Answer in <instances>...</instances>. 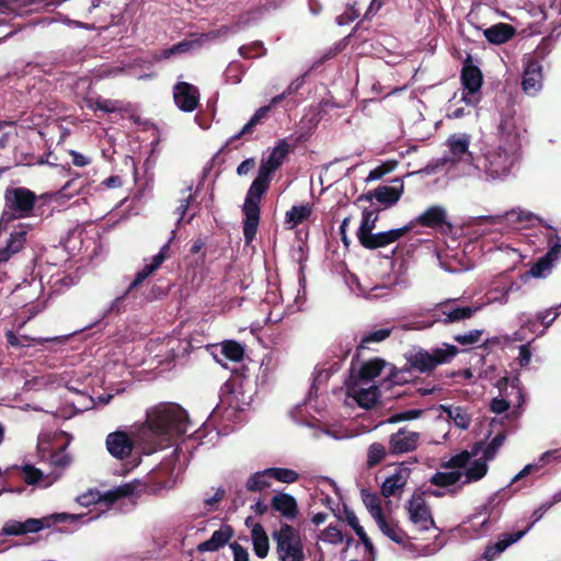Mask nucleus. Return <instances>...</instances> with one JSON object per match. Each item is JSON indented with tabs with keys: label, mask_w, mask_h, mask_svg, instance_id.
Here are the masks:
<instances>
[{
	"label": "nucleus",
	"mask_w": 561,
	"mask_h": 561,
	"mask_svg": "<svg viewBox=\"0 0 561 561\" xmlns=\"http://www.w3.org/2000/svg\"><path fill=\"white\" fill-rule=\"evenodd\" d=\"M150 431L160 439L159 448L163 449L172 444L176 437L187 431L188 417L180 405H160L148 414L147 420Z\"/></svg>",
	"instance_id": "nucleus-1"
},
{
	"label": "nucleus",
	"mask_w": 561,
	"mask_h": 561,
	"mask_svg": "<svg viewBox=\"0 0 561 561\" xmlns=\"http://www.w3.org/2000/svg\"><path fill=\"white\" fill-rule=\"evenodd\" d=\"M268 188L270 183L255 178L247 192L242 206L243 236L247 245L251 244L257 232L261 216L260 204Z\"/></svg>",
	"instance_id": "nucleus-2"
},
{
	"label": "nucleus",
	"mask_w": 561,
	"mask_h": 561,
	"mask_svg": "<svg viewBox=\"0 0 561 561\" xmlns=\"http://www.w3.org/2000/svg\"><path fill=\"white\" fill-rule=\"evenodd\" d=\"M276 541V552L280 561H305L304 543L299 531L284 523L273 534Z\"/></svg>",
	"instance_id": "nucleus-3"
},
{
	"label": "nucleus",
	"mask_w": 561,
	"mask_h": 561,
	"mask_svg": "<svg viewBox=\"0 0 561 561\" xmlns=\"http://www.w3.org/2000/svg\"><path fill=\"white\" fill-rule=\"evenodd\" d=\"M518 147L501 144L488 151L484 156V171L491 179H499L510 173L515 162V153Z\"/></svg>",
	"instance_id": "nucleus-4"
},
{
	"label": "nucleus",
	"mask_w": 561,
	"mask_h": 561,
	"mask_svg": "<svg viewBox=\"0 0 561 561\" xmlns=\"http://www.w3.org/2000/svg\"><path fill=\"white\" fill-rule=\"evenodd\" d=\"M461 84L463 87L462 101L468 105H476L479 102L483 76L479 67L472 65L469 56L462 65L460 73Z\"/></svg>",
	"instance_id": "nucleus-5"
},
{
	"label": "nucleus",
	"mask_w": 561,
	"mask_h": 561,
	"mask_svg": "<svg viewBox=\"0 0 561 561\" xmlns=\"http://www.w3.org/2000/svg\"><path fill=\"white\" fill-rule=\"evenodd\" d=\"M424 494L425 493L422 491H415L407 505L409 519L420 531L436 528L435 520L425 502Z\"/></svg>",
	"instance_id": "nucleus-6"
},
{
	"label": "nucleus",
	"mask_w": 561,
	"mask_h": 561,
	"mask_svg": "<svg viewBox=\"0 0 561 561\" xmlns=\"http://www.w3.org/2000/svg\"><path fill=\"white\" fill-rule=\"evenodd\" d=\"M550 248L548 252L535 262L528 275L535 278H545L552 270L554 264L561 259V237L554 232L549 238Z\"/></svg>",
	"instance_id": "nucleus-7"
},
{
	"label": "nucleus",
	"mask_w": 561,
	"mask_h": 561,
	"mask_svg": "<svg viewBox=\"0 0 561 561\" xmlns=\"http://www.w3.org/2000/svg\"><path fill=\"white\" fill-rule=\"evenodd\" d=\"M412 230V225H405L401 228L391 229L381 232H370L358 238L359 244L367 250H376L392 244L403 238Z\"/></svg>",
	"instance_id": "nucleus-8"
},
{
	"label": "nucleus",
	"mask_w": 561,
	"mask_h": 561,
	"mask_svg": "<svg viewBox=\"0 0 561 561\" xmlns=\"http://www.w3.org/2000/svg\"><path fill=\"white\" fill-rule=\"evenodd\" d=\"M420 438L421 435L419 432L401 427L389 436V454L392 456H401L414 451L420 445Z\"/></svg>",
	"instance_id": "nucleus-9"
},
{
	"label": "nucleus",
	"mask_w": 561,
	"mask_h": 561,
	"mask_svg": "<svg viewBox=\"0 0 561 561\" xmlns=\"http://www.w3.org/2000/svg\"><path fill=\"white\" fill-rule=\"evenodd\" d=\"M31 226L19 224L10 232L4 247L0 248V265L8 263L14 255L20 253L26 243Z\"/></svg>",
	"instance_id": "nucleus-10"
},
{
	"label": "nucleus",
	"mask_w": 561,
	"mask_h": 561,
	"mask_svg": "<svg viewBox=\"0 0 561 561\" xmlns=\"http://www.w3.org/2000/svg\"><path fill=\"white\" fill-rule=\"evenodd\" d=\"M176 106L183 112H193L199 104V90L188 82H178L173 88Z\"/></svg>",
	"instance_id": "nucleus-11"
},
{
	"label": "nucleus",
	"mask_w": 561,
	"mask_h": 561,
	"mask_svg": "<svg viewBox=\"0 0 561 561\" xmlns=\"http://www.w3.org/2000/svg\"><path fill=\"white\" fill-rule=\"evenodd\" d=\"M107 451L116 459L124 460L131 455L134 440L123 431L110 433L105 439Z\"/></svg>",
	"instance_id": "nucleus-12"
},
{
	"label": "nucleus",
	"mask_w": 561,
	"mask_h": 561,
	"mask_svg": "<svg viewBox=\"0 0 561 561\" xmlns=\"http://www.w3.org/2000/svg\"><path fill=\"white\" fill-rule=\"evenodd\" d=\"M165 260L168 259L163 254L157 253L153 255L150 264H146L142 270L135 275L134 280L128 285L127 289L115 299L114 305H118L131 295L133 291L136 290L150 275L162 266Z\"/></svg>",
	"instance_id": "nucleus-13"
},
{
	"label": "nucleus",
	"mask_w": 561,
	"mask_h": 561,
	"mask_svg": "<svg viewBox=\"0 0 561 561\" xmlns=\"http://www.w3.org/2000/svg\"><path fill=\"white\" fill-rule=\"evenodd\" d=\"M79 515L67 514V513H56L42 518H27L22 522V526L25 534H35L41 531L44 528H49L53 525L66 522H75L79 518Z\"/></svg>",
	"instance_id": "nucleus-14"
},
{
	"label": "nucleus",
	"mask_w": 561,
	"mask_h": 561,
	"mask_svg": "<svg viewBox=\"0 0 561 561\" xmlns=\"http://www.w3.org/2000/svg\"><path fill=\"white\" fill-rule=\"evenodd\" d=\"M499 133L503 144L515 145V147H518V130L516 127L515 110L513 105H507L501 112Z\"/></svg>",
	"instance_id": "nucleus-15"
},
{
	"label": "nucleus",
	"mask_w": 561,
	"mask_h": 561,
	"mask_svg": "<svg viewBox=\"0 0 561 561\" xmlns=\"http://www.w3.org/2000/svg\"><path fill=\"white\" fill-rule=\"evenodd\" d=\"M272 512L278 513L286 520H295L299 515L297 500L289 493L279 492L271 499Z\"/></svg>",
	"instance_id": "nucleus-16"
},
{
	"label": "nucleus",
	"mask_w": 561,
	"mask_h": 561,
	"mask_svg": "<svg viewBox=\"0 0 561 561\" xmlns=\"http://www.w3.org/2000/svg\"><path fill=\"white\" fill-rule=\"evenodd\" d=\"M410 469L402 462L391 476H389L381 485V494L385 497H400L410 477Z\"/></svg>",
	"instance_id": "nucleus-17"
},
{
	"label": "nucleus",
	"mask_w": 561,
	"mask_h": 561,
	"mask_svg": "<svg viewBox=\"0 0 561 561\" xmlns=\"http://www.w3.org/2000/svg\"><path fill=\"white\" fill-rule=\"evenodd\" d=\"M522 87L527 94H535L542 88V66L535 58L526 61Z\"/></svg>",
	"instance_id": "nucleus-18"
},
{
	"label": "nucleus",
	"mask_w": 561,
	"mask_h": 561,
	"mask_svg": "<svg viewBox=\"0 0 561 561\" xmlns=\"http://www.w3.org/2000/svg\"><path fill=\"white\" fill-rule=\"evenodd\" d=\"M408 225H412V229L415 226L437 229L449 224L447 222L446 210L442 206L435 205L427 208L423 214L411 220Z\"/></svg>",
	"instance_id": "nucleus-19"
},
{
	"label": "nucleus",
	"mask_w": 561,
	"mask_h": 561,
	"mask_svg": "<svg viewBox=\"0 0 561 561\" xmlns=\"http://www.w3.org/2000/svg\"><path fill=\"white\" fill-rule=\"evenodd\" d=\"M391 186H378L376 188L375 199L380 203L383 208H390L394 206L401 198L404 191V183L401 178H396L392 181Z\"/></svg>",
	"instance_id": "nucleus-20"
},
{
	"label": "nucleus",
	"mask_w": 561,
	"mask_h": 561,
	"mask_svg": "<svg viewBox=\"0 0 561 561\" xmlns=\"http://www.w3.org/2000/svg\"><path fill=\"white\" fill-rule=\"evenodd\" d=\"M470 136L467 134H454L447 139V146L453 156V161L473 163V156L469 151Z\"/></svg>",
	"instance_id": "nucleus-21"
},
{
	"label": "nucleus",
	"mask_w": 561,
	"mask_h": 561,
	"mask_svg": "<svg viewBox=\"0 0 561 561\" xmlns=\"http://www.w3.org/2000/svg\"><path fill=\"white\" fill-rule=\"evenodd\" d=\"M405 358L410 368L419 373L428 374L436 369L428 350L414 347Z\"/></svg>",
	"instance_id": "nucleus-22"
},
{
	"label": "nucleus",
	"mask_w": 561,
	"mask_h": 561,
	"mask_svg": "<svg viewBox=\"0 0 561 561\" xmlns=\"http://www.w3.org/2000/svg\"><path fill=\"white\" fill-rule=\"evenodd\" d=\"M233 528L230 525L225 524L218 530L214 531L208 540L201 542L196 550L201 553L217 551L229 542L233 537Z\"/></svg>",
	"instance_id": "nucleus-23"
},
{
	"label": "nucleus",
	"mask_w": 561,
	"mask_h": 561,
	"mask_svg": "<svg viewBox=\"0 0 561 561\" xmlns=\"http://www.w3.org/2000/svg\"><path fill=\"white\" fill-rule=\"evenodd\" d=\"M525 536V531L505 533L502 534L495 543H490L485 547L483 559L485 561H493L497 556L505 551L511 545L518 541Z\"/></svg>",
	"instance_id": "nucleus-24"
},
{
	"label": "nucleus",
	"mask_w": 561,
	"mask_h": 561,
	"mask_svg": "<svg viewBox=\"0 0 561 561\" xmlns=\"http://www.w3.org/2000/svg\"><path fill=\"white\" fill-rule=\"evenodd\" d=\"M271 112V105H264L261 106L256 112L252 115V117L249 119V122L242 127V129L231 136L225 144V146L218 151V153L222 152L229 145L233 144L236 140L241 139L242 137H245L248 135H251L254 130V127L257 124H261L262 121L267 116V114Z\"/></svg>",
	"instance_id": "nucleus-25"
},
{
	"label": "nucleus",
	"mask_w": 561,
	"mask_h": 561,
	"mask_svg": "<svg viewBox=\"0 0 561 561\" xmlns=\"http://www.w3.org/2000/svg\"><path fill=\"white\" fill-rule=\"evenodd\" d=\"M438 311L445 317L443 319H438V321H442L444 324H448L471 318L476 309L469 306L451 307L448 304H444L439 307Z\"/></svg>",
	"instance_id": "nucleus-26"
},
{
	"label": "nucleus",
	"mask_w": 561,
	"mask_h": 561,
	"mask_svg": "<svg viewBox=\"0 0 561 561\" xmlns=\"http://www.w3.org/2000/svg\"><path fill=\"white\" fill-rule=\"evenodd\" d=\"M516 33L514 26L507 23H497L484 31L485 38L492 44H504Z\"/></svg>",
	"instance_id": "nucleus-27"
},
{
	"label": "nucleus",
	"mask_w": 561,
	"mask_h": 561,
	"mask_svg": "<svg viewBox=\"0 0 561 561\" xmlns=\"http://www.w3.org/2000/svg\"><path fill=\"white\" fill-rule=\"evenodd\" d=\"M251 539L254 553L261 559L265 558L270 551V540L261 524L257 523L253 526L251 530Z\"/></svg>",
	"instance_id": "nucleus-28"
},
{
	"label": "nucleus",
	"mask_w": 561,
	"mask_h": 561,
	"mask_svg": "<svg viewBox=\"0 0 561 561\" xmlns=\"http://www.w3.org/2000/svg\"><path fill=\"white\" fill-rule=\"evenodd\" d=\"M381 533L396 543H403L408 538L405 531L399 527L398 523L389 522L386 516L376 520Z\"/></svg>",
	"instance_id": "nucleus-29"
},
{
	"label": "nucleus",
	"mask_w": 561,
	"mask_h": 561,
	"mask_svg": "<svg viewBox=\"0 0 561 561\" xmlns=\"http://www.w3.org/2000/svg\"><path fill=\"white\" fill-rule=\"evenodd\" d=\"M386 366V362L379 357L365 362L358 370V379L360 381H371L378 377Z\"/></svg>",
	"instance_id": "nucleus-30"
},
{
	"label": "nucleus",
	"mask_w": 561,
	"mask_h": 561,
	"mask_svg": "<svg viewBox=\"0 0 561 561\" xmlns=\"http://www.w3.org/2000/svg\"><path fill=\"white\" fill-rule=\"evenodd\" d=\"M430 352L436 368L439 365L450 363L458 355L459 350L455 345L443 343V347H434Z\"/></svg>",
	"instance_id": "nucleus-31"
},
{
	"label": "nucleus",
	"mask_w": 561,
	"mask_h": 561,
	"mask_svg": "<svg viewBox=\"0 0 561 561\" xmlns=\"http://www.w3.org/2000/svg\"><path fill=\"white\" fill-rule=\"evenodd\" d=\"M312 214V205H295L285 215V222L290 225V228H295L305 220H307Z\"/></svg>",
	"instance_id": "nucleus-32"
},
{
	"label": "nucleus",
	"mask_w": 561,
	"mask_h": 561,
	"mask_svg": "<svg viewBox=\"0 0 561 561\" xmlns=\"http://www.w3.org/2000/svg\"><path fill=\"white\" fill-rule=\"evenodd\" d=\"M360 494L365 507L375 519V522L385 516L381 501L378 494L373 493L367 489H362Z\"/></svg>",
	"instance_id": "nucleus-33"
},
{
	"label": "nucleus",
	"mask_w": 561,
	"mask_h": 561,
	"mask_svg": "<svg viewBox=\"0 0 561 561\" xmlns=\"http://www.w3.org/2000/svg\"><path fill=\"white\" fill-rule=\"evenodd\" d=\"M354 399L357 404L364 409L373 408L379 400V389L376 386H370L366 389L354 390Z\"/></svg>",
	"instance_id": "nucleus-34"
},
{
	"label": "nucleus",
	"mask_w": 561,
	"mask_h": 561,
	"mask_svg": "<svg viewBox=\"0 0 561 561\" xmlns=\"http://www.w3.org/2000/svg\"><path fill=\"white\" fill-rule=\"evenodd\" d=\"M220 404L226 408L237 410L239 408V399L236 394V380H227L220 388Z\"/></svg>",
	"instance_id": "nucleus-35"
},
{
	"label": "nucleus",
	"mask_w": 561,
	"mask_h": 561,
	"mask_svg": "<svg viewBox=\"0 0 561 561\" xmlns=\"http://www.w3.org/2000/svg\"><path fill=\"white\" fill-rule=\"evenodd\" d=\"M379 211H380V209H375V210H371L369 208L363 209L362 221H360V225L356 232L357 239L374 231V229L377 226L378 218H379V216H378Z\"/></svg>",
	"instance_id": "nucleus-36"
},
{
	"label": "nucleus",
	"mask_w": 561,
	"mask_h": 561,
	"mask_svg": "<svg viewBox=\"0 0 561 561\" xmlns=\"http://www.w3.org/2000/svg\"><path fill=\"white\" fill-rule=\"evenodd\" d=\"M271 477L266 469L257 471L249 477L245 488L249 492H262L271 486Z\"/></svg>",
	"instance_id": "nucleus-37"
},
{
	"label": "nucleus",
	"mask_w": 561,
	"mask_h": 561,
	"mask_svg": "<svg viewBox=\"0 0 561 561\" xmlns=\"http://www.w3.org/2000/svg\"><path fill=\"white\" fill-rule=\"evenodd\" d=\"M488 460L489 459H485L484 457L476 459L471 463V466L466 470V480L462 482V484L481 480L488 472Z\"/></svg>",
	"instance_id": "nucleus-38"
},
{
	"label": "nucleus",
	"mask_w": 561,
	"mask_h": 561,
	"mask_svg": "<svg viewBox=\"0 0 561 561\" xmlns=\"http://www.w3.org/2000/svg\"><path fill=\"white\" fill-rule=\"evenodd\" d=\"M391 329L382 328L373 332H368L363 335L360 343L356 348V357L360 356V353L364 348H367V344L369 343H378L388 339L391 334Z\"/></svg>",
	"instance_id": "nucleus-39"
},
{
	"label": "nucleus",
	"mask_w": 561,
	"mask_h": 561,
	"mask_svg": "<svg viewBox=\"0 0 561 561\" xmlns=\"http://www.w3.org/2000/svg\"><path fill=\"white\" fill-rule=\"evenodd\" d=\"M557 318L558 317L553 312V308H548L543 311L537 312L535 319H531V318L527 319L524 322V327L534 332L535 328L537 327V324L539 322L540 324L543 325L545 329H548Z\"/></svg>",
	"instance_id": "nucleus-40"
},
{
	"label": "nucleus",
	"mask_w": 561,
	"mask_h": 561,
	"mask_svg": "<svg viewBox=\"0 0 561 561\" xmlns=\"http://www.w3.org/2000/svg\"><path fill=\"white\" fill-rule=\"evenodd\" d=\"M289 151H290V146L287 142V140L280 139L277 142L276 147H274L273 150L271 151L266 161L268 162V164H272L276 169H279L282 167V164L284 163L286 157L288 156Z\"/></svg>",
	"instance_id": "nucleus-41"
},
{
	"label": "nucleus",
	"mask_w": 561,
	"mask_h": 561,
	"mask_svg": "<svg viewBox=\"0 0 561 561\" xmlns=\"http://www.w3.org/2000/svg\"><path fill=\"white\" fill-rule=\"evenodd\" d=\"M463 476L460 471H450V472H436L432 476L430 479V482L433 485L439 486V488H447L450 485L456 484L460 481L461 477Z\"/></svg>",
	"instance_id": "nucleus-42"
},
{
	"label": "nucleus",
	"mask_w": 561,
	"mask_h": 561,
	"mask_svg": "<svg viewBox=\"0 0 561 561\" xmlns=\"http://www.w3.org/2000/svg\"><path fill=\"white\" fill-rule=\"evenodd\" d=\"M266 472H268L271 479H274L282 483L290 484L299 480V473L288 468L272 467L267 468Z\"/></svg>",
	"instance_id": "nucleus-43"
},
{
	"label": "nucleus",
	"mask_w": 561,
	"mask_h": 561,
	"mask_svg": "<svg viewBox=\"0 0 561 561\" xmlns=\"http://www.w3.org/2000/svg\"><path fill=\"white\" fill-rule=\"evenodd\" d=\"M386 455L387 449L381 443H373L367 450V468H375L386 458Z\"/></svg>",
	"instance_id": "nucleus-44"
},
{
	"label": "nucleus",
	"mask_w": 561,
	"mask_h": 561,
	"mask_svg": "<svg viewBox=\"0 0 561 561\" xmlns=\"http://www.w3.org/2000/svg\"><path fill=\"white\" fill-rule=\"evenodd\" d=\"M87 106L92 111H102L104 113H114L118 110L116 101L102 99L101 96L88 99Z\"/></svg>",
	"instance_id": "nucleus-45"
},
{
	"label": "nucleus",
	"mask_w": 561,
	"mask_h": 561,
	"mask_svg": "<svg viewBox=\"0 0 561 561\" xmlns=\"http://www.w3.org/2000/svg\"><path fill=\"white\" fill-rule=\"evenodd\" d=\"M221 353L232 362H239L244 356L243 346L237 341H225L221 345Z\"/></svg>",
	"instance_id": "nucleus-46"
},
{
	"label": "nucleus",
	"mask_w": 561,
	"mask_h": 561,
	"mask_svg": "<svg viewBox=\"0 0 561 561\" xmlns=\"http://www.w3.org/2000/svg\"><path fill=\"white\" fill-rule=\"evenodd\" d=\"M266 48L261 41H254L250 44L240 46L239 54L245 59L262 57L266 54Z\"/></svg>",
	"instance_id": "nucleus-47"
},
{
	"label": "nucleus",
	"mask_w": 561,
	"mask_h": 561,
	"mask_svg": "<svg viewBox=\"0 0 561 561\" xmlns=\"http://www.w3.org/2000/svg\"><path fill=\"white\" fill-rule=\"evenodd\" d=\"M445 412L447 413V415L450 419L454 420L455 424L458 427L463 428V430L469 427L470 421H471L470 416L467 413H465L461 408H459V407H456V408L449 407V408L445 409Z\"/></svg>",
	"instance_id": "nucleus-48"
},
{
	"label": "nucleus",
	"mask_w": 561,
	"mask_h": 561,
	"mask_svg": "<svg viewBox=\"0 0 561 561\" xmlns=\"http://www.w3.org/2000/svg\"><path fill=\"white\" fill-rule=\"evenodd\" d=\"M21 471L23 473V480L28 485H35L39 483L43 478L44 473L38 468L34 467L33 465H24L21 467Z\"/></svg>",
	"instance_id": "nucleus-49"
},
{
	"label": "nucleus",
	"mask_w": 561,
	"mask_h": 561,
	"mask_svg": "<svg viewBox=\"0 0 561 561\" xmlns=\"http://www.w3.org/2000/svg\"><path fill=\"white\" fill-rule=\"evenodd\" d=\"M335 516L340 520L346 522L353 528L355 534H359L364 530L363 526H360V524H359V520H358L356 514L346 504L343 505V515L335 514Z\"/></svg>",
	"instance_id": "nucleus-50"
},
{
	"label": "nucleus",
	"mask_w": 561,
	"mask_h": 561,
	"mask_svg": "<svg viewBox=\"0 0 561 561\" xmlns=\"http://www.w3.org/2000/svg\"><path fill=\"white\" fill-rule=\"evenodd\" d=\"M423 413L424 410L422 409H412L403 412L393 413L388 417L387 423L394 424L399 422L415 420L421 417Z\"/></svg>",
	"instance_id": "nucleus-51"
},
{
	"label": "nucleus",
	"mask_w": 561,
	"mask_h": 561,
	"mask_svg": "<svg viewBox=\"0 0 561 561\" xmlns=\"http://www.w3.org/2000/svg\"><path fill=\"white\" fill-rule=\"evenodd\" d=\"M397 161H386L375 169L370 170L367 181H377L383 178L386 174L392 172L397 167Z\"/></svg>",
	"instance_id": "nucleus-52"
},
{
	"label": "nucleus",
	"mask_w": 561,
	"mask_h": 561,
	"mask_svg": "<svg viewBox=\"0 0 561 561\" xmlns=\"http://www.w3.org/2000/svg\"><path fill=\"white\" fill-rule=\"evenodd\" d=\"M505 433H499L496 434L492 440L488 444V446L485 447L484 451H483V456L485 459H493L494 456L496 455L497 453V449L503 445L504 440H505Z\"/></svg>",
	"instance_id": "nucleus-53"
},
{
	"label": "nucleus",
	"mask_w": 561,
	"mask_h": 561,
	"mask_svg": "<svg viewBox=\"0 0 561 561\" xmlns=\"http://www.w3.org/2000/svg\"><path fill=\"white\" fill-rule=\"evenodd\" d=\"M471 457H472L471 453L463 450V451L453 456L444 466L446 468H450V469L463 468L467 466V463L469 462Z\"/></svg>",
	"instance_id": "nucleus-54"
},
{
	"label": "nucleus",
	"mask_w": 561,
	"mask_h": 561,
	"mask_svg": "<svg viewBox=\"0 0 561 561\" xmlns=\"http://www.w3.org/2000/svg\"><path fill=\"white\" fill-rule=\"evenodd\" d=\"M322 540L333 545H339L343 541L342 531L333 525H329L321 535Z\"/></svg>",
	"instance_id": "nucleus-55"
},
{
	"label": "nucleus",
	"mask_w": 561,
	"mask_h": 561,
	"mask_svg": "<svg viewBox=\"0 0 561 561\" xmlns=\"http://www.w3.org/2000/svg\"><path fill=\"white\" fill-rule=\"evenodd\" d=\"M483 334V330H472L466 334H457L454 340L461 345H471L478 343Z\"/></svg>",
	"instance_id": "nucleus-56"
},
{
	"label": "nucleus",
	"mask_w": 561,
	"mask_h": 561,
	"mask_svg": "<svg viewBox=\"0 0 561 561\" xmlns=\"http://www.w3.org/2000/svg\"><path fill=\"white\" fill-rule=\"evenodd\" d=\"M102 493L98 490H89L88 492L79 495L77 502L82 506H90L92 504L101 503Z\"/></svg>",
	"instance_id": "nucleus-57"
},
{
	"label": "nucleus",
	"mask_w": 561,
	"mask_h": 561,
	"mask_svg": "<svg viewBox=\"0 0 561 561\" xmlns=\"http://www.w3.org/2000/svg\"><path fill=\"white\" fill-rule=\"evenodd\" d=\"M558 500H556L554 502H547V503H543L541 504L537 510L534 511V513L531 514V520L530 523L528 524V526L524 529H522L520 531H525V535L530 530V528L537 523L539 522L542 516L545 515V513L547 511H549L552 505L557 502Z\"/></svg>",
	"instance_id": "nucleus-58"
},
{
	"label": "nucleus",
	"mask_w": 561,
	"mask_h": 561,
	"mask_svg": "<svg viewBox=\"0 0 561 561\" xmlns=\"http://www.w3.org/2000/svg\"><path fill=\"white\" fill-rule=\"evenodd\" d=\"M22 525H23L22 522L10 519L3 525L2 529H1V535H4V536L24 535V529H23Z\"/></svg>",
	"instance_id": "nucleus-59"
},
{
	"label": "nucleus",
	"mask_w": 561,
	"mask_h": 561,
	"mask_svg": "<svg viewBox=\"0 0 561 561\" xmlns=\"http://www.w3.org/2000/svg\"><path fill=\"white\" fill-rule=\"evenodd\" d=\"M71 462V457L64 451V449H60V450H57V451H54L51 455H50V463L56 467V468H66L70 465Z\"/></svg>",
	"instance_id": "nucleus-60"
},
{
	"label": "nucleus",
	"mask_w": 561,
	"mask_h": 561,
	"mask_svg": "<svg viewBox=\"0 0 561 561\" xmlns=\"http://www.w3.org/2000/svg\"><path fill=\"white\" fill-rule=\"evenodd\" d=\"M410 367L409 368H402V369H398L396 367H392L391 368V371L388 376V379L390 382H392L393 385H404L408 382V378H407V374L410 373Z\"/></svg>",
	"instance_id": "nucleus-61"
},
{
	"label": "nucleus",
	"mask_w": 561,
	"mask_h": 561,
	"mask_svg": "<svg viewBox=\"0 0 561 561\" xmlns=\"http://www.w3.org/2000/svg\"><path fill=\"white\" fill-rule=\"evenodd\" d=\"M276 170L277 169L274 165L268 164V162L266 160H263L259 168L256 179H260V180L271 184L273 174Z\"/></svg>",
	"instance_id": "nucleus-62"
},
{
	"label": "nucleus",
	"mask_w": 561,
	"mask_h": 561,
	"mask_svg": "<svg viewBox=\"0 0 561 561\" xmlns=\"http://www.w3.org/2000/svg\"><path fill=\"white\" fill-rule=\"evenodd\" d=\"M201 41H192V39H184L182 42H179L178 44H174L173 50L174 55L185 54L192 50L195 46L201 45Z\"/></svg>",
	"instance_id": "nucleus-63"
},
{
	"label": "nucleus",
	"mask_w": 561,
	"mask_h": 561,
	"mask_svg": "<svg viewBox=\"0 0 561 561\" xmlns=\"http://www.w3.org/2000/svg\"><path fill=\"white\" fill-rule=\"evenodd\" d=\"M230 548L233 553V561H249V552L241 545L234 541L230 545Z\"/></svg>",
	"instance_id": "nucleus-64"
}]
</instances>
